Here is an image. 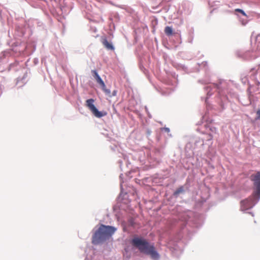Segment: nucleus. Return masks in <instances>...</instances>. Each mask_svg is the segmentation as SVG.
<instances>
[{
    "label": "nucleus",
    "instance_id": "f257e3e1",
    "mask_svg": "<svg viewBox=\"0 0 260 260\" xmlns=\"http://www.w3.org/2000/svg\"><path fill=\"white\" fill-rule=\"evenodd\" d=\"M116 231V228L101 224L92 236V243L98 244L109 239Z\"/></svg>",
    "mask_w": 260,
    "mask_h": 260
},
{
    "label": "nucleus",
    "instance_id": "f03ea898",
    "mask_svg": "<svg viewBox=\"0 0 260 260\" xmlns=\"http://www.w3.org/2000/svg\"><path fill=\"white\" fill-rule=\"evenodd\" d=\"M132 244L137 247L139 250L143 253L150 255V256L155 259L159 258V255L153 245H151L145 239L135 238L132 240Z\"/></svg>",
    "mask_w": 260,
    "mask_h": 260
},
{
    "label": "nucleus",
    "instance_id": "7ed1b4c3",
    "mask_svg": "<svg viewBox=\"0 0 260 260\" xmlns=\"http://www.w3.org/2000/svg\"><path fill=\"white\" fill-rule=\"evenodd\" d=\"M253 181L255 190L253 193V198L258 200L260 198V171L252 174L250 177Z\"/></svg>",
    "mask_w": 260,
    "mask_h": 260
},
{
    "label": "nucleus",
    "instance_id": "20e7f679",
    "mask_svg": "<svg viewBox=\"0 0 260 260\" xmlns=\"http://www.w3.org/2000/svg\"><path fill=\"white\" fill-rule=\"evenodd\" d=\"M94 100L92 99H90L86 101V106L91 111L92 114L96 117L101 118L103 116H106L107 113L104 112L99 111L94 106L93 103Z\"/></svg>",
    "mask_w": 260,
    "mask_h": 260
},
{
    "label": "nucleus",
    "instance_id": "39448f33",
    "mask_svg": "<svg viewBox=\"0 0 260 260\" xmlns=\"http://www.w3.org/2000/svg\"><path fill=\"white\" fill-rule=\"evenodd\" d=\"M252 206L253 203L251 199H247L241 202V210L242 211L246 210Z\"/></svg>",
    "mask_w": 260,
    "mask_h": 260
},
{
    "label": "nucleus",
    "instance_id": "423d86ee",
    "mask_svg": "<svg viewBox=\"0 0 260 260\" xmlns=\"http://www.w3.org/2000/svg\"><path fill=\"white\" fill-rule=\"evenodd\" d=\"M92 73H93V75L96 80L98 83H99L101 87H105V83L101 79L100 76L99 75L98 72L95 70L92 71Z\"/></svg>",
    "mask_w": 260,
    "mask_h": 260
},
{
    "label": "nucleus",
    "instance_id": "0eeeda50",
    "mask_svg": "<svg viewBox=\"0 0 260 260\" xmlns=\"http://www.w3.org/2000/svg\"><path fill=\"white\" fill-rule=\"evenodd\" d=\"M102 43L107 49L111 50H114V47L108 41L106 38L103 39L102 40Z\"/></svg>",
    "mask_w": 260,
    "mask_h": 260
},
{
    "label": "nucleus",
    "instance_id": "6e6552de",
    "mask_svg": "<svg viewBox=\"0 0 260 260\" xmlns=\"http://www.w3.org/2000/svg\"><path fill=\"white\" fill-rule=\"evenodd\" d=\"M165 32L166 35L168 36H170L173 35V29L170 26H166L165 28Z\"/></svg>",
    "mask_w": 260,
    "mask_h": 260
},
{
    "label": "nucleus",
    "instance_id": "1a4fd4ad",
    "mask_svg": "<svg viewBox=\"0 0 260 260\" xmlns=\"http://www.w3.org/2000/svg\"><path fill=\"white\" fill-rule=\"evenodd\" d=\"M102 88V90L105 92V93L107 94V95H109L110 96H111V95H110V93H111V91H110V90L109 89H107L106 88V85H105V87H101Z\"/></svg>",
    "mask_w": 260,
    "mask_h": 260
},
{
    "label": "nucleus",
    "instance_id": "9d476101",
    "mask_svg": "<svg viewBox=\"0 0 260 260\" xmlns=\"http://www.w3.org/2000/svg\"><path fill=\"white\" fill-rule=\"evenodd\" d=\"M235 11L241 13L244 16H246V17L247 16L246 14L242 10H241L240 9H235Z\"/></svg>",
    "mask_w": 260,
    "mask_h": 260
},
{
    "label": "nucleus",
    "instance_id": "9b49d317",
    "mask_svg": "<svg viewBox=\"0 0 260 260\" xmlns=\"http://www.w3.org/2000/svg\"><path fill=\"white\" fill-rule=\"evenodd\" d=\"M183 191V188L181 187L180 188H179L178 189H177L175 192V194H179L180 192H182Z\"/></svg>",
    "mask_w": 260,
    "mask_h": 260
},
{
    "label": "nucleus",
    "instance_id": "f8f14e48",
    "mask_svg": "<svg viewBox=\"0 0 260 260\" xmlns=\"http://www.w3.org/2000/svg\"><path fill=\"white\" fill-rule=\"evenodd\" d=\"M256 114L259 118H260V109L256 112Z\"/></svg>",
    "mask_w": 260,
    "mask_h": 260
},
{
    "label": "nucleus",
    "instance_id": "ddd939ff",
    "mask_svg": "<svg viewBox=\"0 0 260 260\" xmlns=\"http://www.w3.org/2000/svg\"><path fill=\"white\" fill-rule=\"evenodd\" d=\"M116 91H114L113 92L112 95L113 96H115V95H116Z\"/></svg>",
    "mask_w": 260,
    "mask_h": 260
},
{
    "label": "nucleus",
    "instance_id": "4468645a",
    "mask_svg": "<svg viewBox=\"0 0 260 260\" xmlns=\"http://www.w3.org/2000/svg\"><path fill=\"white\" fill-rule=\"evenodd\" d=\"M166 131H167V132H169V129L168 128H165Z\"/></svg>",
    "mask_w": 260,
    "mask_h": 260
},
{
    "label": "nucleus",
    "instance_id": "2eb2a0df",
    "mask_svg": "<svg viewBox=\"0 0 260 260\" xmlns=\"http://www.w3.org/2000/svg\"><path fill=\"white\" fill-rule=\"evenodd\" d=\"M242 24H243V25H245V24H246V22H245V23L242 22Z\"/></svg>",
    "mask_w": 260,
    "mask_h": 260
}]
</instances>
